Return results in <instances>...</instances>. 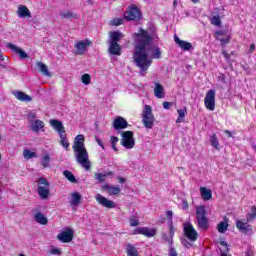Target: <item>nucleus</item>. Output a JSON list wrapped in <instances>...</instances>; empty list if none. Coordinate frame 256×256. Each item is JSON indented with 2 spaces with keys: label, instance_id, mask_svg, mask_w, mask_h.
I'll list each match as a JSON object with an SVG mask.
<instances>
[{
  "label": "nucleus",
  "instance_id": "62",
  "mask_svg": "<svg viewBox=\"0 0 256 256\" xmlns=\"http://www.w3.org/2000/svg\"><path fill=\"white\" fill-rule=\"evenodd\" d=\"M88 5H93V0H86Z\"/></svg>",
  "mask_w": 256,
  "mask_h": 256
},
{
  "label": "nucleus",
  "instance_id": "6",
  "mask_svg": "<svg viewBox=\"0 0 256 256\" xmlns=\"http://www.w3.org/2000/svg\"><path fill=\"white\" fill-rule=\"evenodd\" d=\"M38 195L40 199H47L49 197V181L46 178L38 179Z\"/></svg>",
  "mask_w": 256,
  "mask_h": 256
},
{
  "label": "nucleus",
  "instance_id": "43",
  "mask_svg": "<svg viewBox=\"0 0 256 256\" xmlns=\"http://www.w3.org/2000/svg\"><path fill=\"white\" fill-rule=\"evenodd\" d=\"M110 141H111L112 149H113L114 151H118L116 145H117V143H119V138H117L116 136H112V137L110 138Z\"/></svg>",
  "mask_w": 256,
  "mask_h": 256
},
{
  "label": "nucleus",
  "instance_id": "36",
  "mask_svg": "<svg viewBox=\"0 0 256 256\" xmlns=\"http://www.w3.org/2000/svg\"><path fill=\"white\" fill-rule=\"evenodd\" d=\"M60 145L66 150L69 149V141H67V135L65 133L60 135Z\"/></svg>",
  "mask_w": 256,
  "mask_h": 256
},
{
  "label": "nucleus",
  "instance_id": "38",
  "mask_svg": "<svg viewBox=\"0 0 256 256\" xmlns=\"http://www.w3.org/2000/svg\"><path fill=\"white\" fill-rule=\"evenodd\" d=\"M23 156H24V159H33L34 157H37V153L32 152L29 149H25L23 151Z\"/></svg>",
  "mask_w": 256,
  "mask_h": 256
},
{
  "label": "nucleus",
  "instance_id": "23",
  "mask_svg": "<svg viewBox=\"0 0 256 256\" xmlns=\"http://www.w3.org/2000/svg\"><path fill=\"white\" fill-rule=\"evenodd\" d=\"M200 193L204 201H209L213 197V192L205 187H200Z\"/></svg>",
  "mask_w": 256,
  "mask_h": 256
},
{
  "label": "nucleus",
  "instance_id": "64",
  "mask_svg": "<svg viewBox=\"0 0 256 256\" xmlns=\"http://www.w3.org/2000/svg\"><path fill=\"white\" fill-rule=\"evenodd\" d=\"M216 35H223V31H217Z\"/></svg>",
  "mask_w": 256,
  "mask_h": 256
},
{
  "label": "nucleus",
  "instance_id": "29",
  "mask_svg": "<svg viewBox=\"0 0 256 256\" xmlns=\"http://www.w3.org/2000/svg\"><path fill=\"white\" fill-rule=\"evenodd\" d=\"M43 127H45V123H43V121L35 120L31 126V129H32V131H34V133H39V131H41V129H43Z\"/></svg>",
  "mask_w": 256,
  "mask_h": 256
},
{
  "label": "nucleus",
  "instance_id": "8",
  "mask_svg": "<svg viewBox=\"0 0 256 256\" xmlns=\"http://www.w3.org/2000/svg\"><path fill=\"white\" fill-rule=\"evenodd\" d=\"M73 237H75V231L71 228H66L57 236V239L62 243H71V241H73Z\"/></svg>",
  "mask_w": 256,
  "mask_h": 256
},
{
  "label": "nucleus",
  "instance_id": "7",
  "mask_svg": "<svg viewBox=\"0 0 256 256\" xmlns=\"http://www.w3.org/2000/svg\"><path fill=\"white\" fill-rule=\"evenodd\" d=\"M204 105L208 111H215V90L210 89L206 93Z\"/></svg>",
  "mask_w": 256,
  "mask_h": 256
},
{
  "label": "nucleus",
  "instance_id": "15",
  "mask_svg": "<svg viewBox=\"0 0 256 256\" xmlns=\"http://www.w3.org/2000/svg\"><path fill=\"white\" fill-rule=\"evenodd\" d=\"M174 41L175 44L180 47V49H183V51H190V49H193V45L190 42L180 40L177 35L174 36Z\"/></svg>",
  "mask_w": 256,
  "mask_h": 256
},
{
  "label": "nucleus",
  "instance_id": "54",
  "mask_svg": "<svg viewBox=\"0 0 256 256\" xmlns=\"http://www.w3.org/2000/svg\"><path fill=\"white\" fill-rule=\"evenodd\" d=\"M51 255H61V250H59L58 248H54L52 250H50Z\"/></svg>",
  "mask_w": 256,
  "mask_h": 256
},
{
  "label": "nucleus",
  "instance_id": "45",
  "mask_svg": "<svg viewBox=\"0 0 256 256\" xmlns=\"http://www.w3.org/2000/svg\"><path fill=\"white\" fill-rule=\"evenodd\" d=\"M106 177H107V175H105V174H101V173H95L94 174V179L99 181V183H103V181H105Z\"/></svg>",
  "mask_w": 256,
  "mask_h": 256
},
{
  "label": "nucleus",
  "instance_id": "1",
  "mask_svg": "<svg viewBox=\"0 0 256 256\" xmlns=\"http://www.w3.org/2000/svg\"><path fill=\"white\" fill-rule=\"evenodd\" d=\"M138 37L134 53L133 60L136 67H139L141 73L147 71L151 67L153 60L149 58V50L151 49V43H153V38L149 33L143 29H140V33L136 34Z\"/></svg>",
  "mask_w": 256,
  "mask_h": 256
},
{
  "label": "nucleus",
  "instance_id": "3",
  "mask_svg": "<svg viewBox=\"0 0 256 256\" xmlns=\"http://www.w3.org/2000/svg\"><path fill=\"white\" fill-rule=\"evenodd\" d=\"M196 221L199 229L207 231L209 229V220L207 219V210L205 206L196 207Z\"/></svg>",
  "mask_w": 256,
  "mask_h": 256
},
{
  "label": "nucleus",
  "instance_id": "17",
  "mask_svg": "<svg viewBox=\"0 0 256 256\" xmlns=\"http://www.w3.org/2000/svg\"><path fill=\"white\" fill-rule=\"evenodd\" d=\"M7 47L8 49H12L14 53L19 55L20 59H27V57H29V55L27 54V52H25V50L21 49L20 47L14 44L7 43Z\"/></svg>",
  "mask_w": 256,
  "mask_h": 256
},
{
  "label": "nucleus",
  "instance_id": "21",
  "mask_svg": "<svg viewBox=\"0 0 256 256\" xmlns=\"http://www.w3.org/2000/svg\"><path fill=\"white\" fill-rule=\"evenodd\" d=\"M108 51L111 55H121V45L119 43H109Z\"/></svg>",
  "mask_w": 256,
  "mask_h": 256
},
{
  "label": "nucleus",
  "instance_id": "53",
  "mask_svg": "<svg viewBox=\"0 0 256 256\" xmlns=\"http://www.w3.org/2000/svg\"><path fill=\"white\" fill-rule=\"evenodd\" d=\"M35 117H37V114H36L35 112L30 111V112L28 113V119H29V121H33V119H35Z\"/></svg>",
  "mask_w": 256,
  "mask_h": 256
},
{
  "label": "nucleus",
  "instance_id": "63",
  "mask_svg": "<svg viewBox=\"0 0 256 256\" xmlns=\"http://www.w3.org/2000/svg\"><path fill=\"white\" fill-rule=\"evenodd\" d=\"M221 245H223L224 247H227V242L222 241V242H221Z\"/></svg>",
  "mask_w": 256,
  "mask_h": 256
},
{
  "label": "nucleus",
  "instance_id": "52",
  "mask_svg": "<svg viewBox=\"0 0 256 256\" xmlns=\"http://www.w3.org/2000/svg\"><path fill=\"white\" fill-rule=\"evenodd\" d=\"M182 209L183 211H187V209H189V202L185 199L182 201Z\"/></svg>",
  "mask_w": 256,
  "mask_h": 256
},
{
  "label": "nucleus",
  "instance_id": "13",
  "mask_svg": "<svg viewBox=\"0 0 256 256\" xmlns=\"http://www.w3.org/2000/svg\"><path fill=\"white\" fill-rule=\"evenodd\" d=\"M50 125L53 127V130L56 131L59 135L65 134V126L63 123L57 119L50 120Z\"/></svg>",
  "mask_w": 256,
  "mask_h": 256
},
{
  "label": "nucleus",
  "instance_id": "56",
  "mask_svg": "<svg viewBox=\"0 0 256 256\" xmlns=\"http://www.w3.org/2000/svg\"><path fill=\"white\" fill-rule=\"evenodd\" d=\"M222 55L223 57H225L226 61H229V59H231V55H229L226 50L222 51Z\"/></svg>",
  "mask_w": 256,
  "mask_h": 256
},
{
  "label": "nucleus",
  "instance_id": "42",
  "mask_svg": "<svg viewBox=\"0 0 256 256\" xmlns=\"http://www.w3.org/2000/svg\"><path fill=\"white\" fill-rule=\"evenodd\" d=\"M247 221H255L256 219V207H252V212L246 216Z\"/></svg>",
  "mask_w": 256,
  "mask_h": 256
},
{
  "label": "nucleus",
  "instance_id": "5",
  "mask_svg": "<svg viewBox=\"0 0 256 256\" xmlns=\"http://www.w3.org/2000/svg\"><path fill=\"white\" fill-rule=\"evenodd\" d=\"M121 145L125 149H133L135 147V138H133V131L121 132Z\"/></svg>",
  "mask_w": 256,
  "mask_h": 256
},
{
  "label": "nucleus",
  "instance_id": "48",
  "mask_svg": "<svg viewBox=\"0 0 256 256\" xmlns=\"http://www.w3.org/2000/svg\"><path fill=\"white\" fill-rule=\"evenodd\" d=\"M122 23H123V20L119 18H115L111 21V25H115L116 27H119V25H121Z\"/></svg>",
  "mask_w": 256,
  "mask_h": 256
},
{
  "label": "nucleus",
  "instance_id": "22",
  "mask_svg": "<svg viewBox=\"0 0 256 256\" xmlns=\"http://www.w3.org/2000/svg\"><path fill=\"white\" fill-rule=\"evenodd\" d=\"M36 65L38 67V71L42 73V75H45V77H51V72H49V68L45 65L43 62H36Z\"/></svg>",
  "mask_w": 256,
  "mask_h": 256
},
{
  "label": "nucleus",
  "instance_id": "61",
  "mask_svg": "<svg viewBox=\"0 0 256 256\" xmlns=\"http://www.w3.org/2000/svg\"><path fill=\"white\" fill-rule=\"evenodd\" d=\"M118 181H119V183H125V178L119 177V178H118Z\"/></svg>",
  "mask_w": 256,
  "mask_h": 256
},
{
  "label": "nucleus",
  "instance_id": "4",
  "mask_svg": "<svg viewBox=\"0 0 256 256\" xmlns=\"http://www.w3.org/2000/svg\"><path fill=\"white\" fill-rule=\"evenodd\" d=\"M142 123L146 129H153L155 116H153V108L149 105L144 106V110L142 112Z\"/></svg>",
  "mask_w": 256,
  "mask_h": 256
},
{
  "label": "nucleus",
  "instance_id": "40",
  "mask_svg": "<svg viewBox=\"0 0 256 256\" xmlns=\"http://www.w3.org/2000/svg\"><path fill=\"white\" fill-rule=\"evenodd\" d=\"M210 143L214 149H219V140L217 139L216 134L210 136Z\"/></svg>",
  "mask_w": 256,
  "mask_h": 256
},
{
  "label": "nucleus",
  "instance_id": "18",
  "mask_svg": "<svg viewBox=\"0 0 256 256\" xmlns=\"http://www.w3.org/2000/svg\"><path fill=\"white\" fill-rule=\"evenodd\" d=\"M154 95L157 99H164L165 98V88L159 82L154 83Z\"/></svg>",
  "mask_w": 256,
  "mask_h": 256
},
{
  "label": "nucleus",
  "instance_id": "24",
  "mask_svg": "<svg viewBox=\"0 0 256 256\" xmlns=\"http://www.w3.org/2000/svg\"><path fill=\"white\" fill-rule=\"evenodd\" d=\"M236 227L239 231H242V233H249V231H251V225L244 223L241 220L236 221Z\"/></svg>",
  "mask_w": 256,
  "mask_h": 256
},
{
  "label": "nucleus",
  "instance_id": "20",
  "mask_svg": "<svg viewBox=\"0 0 256 256\" xmlns=\"http://www.w3.org/2000/svg\"><path fill=\"white\" fill-rule=\"evenodd\" d=\"M14 97L18 99V101H22L23 103H30V101H33V98L31 96L25 94V92L16 91L13 92Z\"/></svg>",
  "mask_w": 256,
  "mask_h": 256
},
{
  "label": "nucleus",
  "instance_id": "31",
  "mask_svg": "<svg viewBox=\"0 0 256 256\" xmlns=\"http://www.w3.org/2000/svg\"><path fill=\"white\" fill-rule=\"evenodd\" d=\"M225 221L218 224V232L225 233L229 229V224L227 223V217L224 218Z\"/></svg>",
  "mask_w": 256,
  "mask_h": 256
},
{
  "label": "nucleus",
  "instance_id": "47",
  "mask_svg": "<svg viewBox=\"0 0 256 256\" xmlns=\"http://www.w3.org/2000/svg\"><path fill=\"white\" fill-rule=\"evenodd\" d=\"M181 243L184 247H186V249H191V247H193V243L189 242L187 238L182 239Z\"/></svg>",
  "mask_w": 256,
  "mask_h": 256
},
{
  "label": "nucleus",
  "instance_id": "10",
  "mask_svg": "<svg viewBox=\"0 0 256 256\" xmlns=\"http://www.w3.org/2000/svg\"><path fill=\"white\" fill-rule=\"evenodd\" d=\"M95 199H96L97 203H99V205H101L102 207H106V209H115L117 207L115 202L107 199L106 197H104L101 194H97L95 196Z\"/></svg>",
  "mask_w": 256,
  "mask_h": 256
},
{
  "label": "nucleus",
  "instance_id": "49",
  "mask_svg": "<svg viewBox=\"0 0 256 256\" xmlns=\"http://www.w3.org/2000/svg\"><path fill=\"white\" fill-rule=\"evenodd\" d=\"M173 235H175V229L173 228V222H171L169 226V236L173 239Z\"/></svg>",
  "mask_w": 256,
  "mask_h": 256
},
{
  "label": "nucleus",
  "instance_id": "39",
  "mask_svg": "<svg viewBox=\"0 0 256 256\" xmlns=\"http://www.w3.org/2000/svg\"><path fill=\"white\" fill-rule=\"evenodd\" d=\"M151 59H161V48L158 46L154 47V50L151 54Z\"/></svg>",
  "mask_w": 256,
  "mask_h": 256
},
{
  "label": "nucleus",
  "instance_id": "14",
  "mask_svg": "<svg viewBox=\"0 0 256 256\" xmlns=\"http://www.w3.org/2000/svg\"><path fill=\"white\" fill-rule=\"evenodd\" d=\"M129 124L127 123V120L123 117H117L113 122V127L116 129V131H119L121 129H127Z\"/></svg>",
  "mask_w": 256,
  "mask_h": 256
},
{
  "label": "nucleus",
  "instance_id": "37",
  "mask_svg": "<svg viewBox=\"0 0 256 256\" xmlns=\"http://www.w3.org/2000/svg\"><path fill=\"white\" fill-rule=\"evenodd\" d=\"M186 114H187V109H179L176 123H183V119L185 118Z\"/></svg>",
  "mask_w": 256,
  "mask_h": 256
},
{
  "label": "nucleus",
  "instance_id": "34",
  "mask_svg": "<svg viewBox=\"0 0 256 256\" xmlns=\"http://www.w3.org/2000/svg\"><path fill=\"white\" fill-rule=\"evenodd\" d=\"M49 163H51V156L49 154H45L42 157L41 165L44 169H47V167H49Z\"/></svg>",
  "mask_w": 256,
  "mask_h": 256
},
{
  "label": "nucleus",
  "instance_id": "50",
  "mask_svg": "<svg viewBox=\"0 0 256 256\" xmlns=\"http://www.w3.org/2000/svg\"><path fill=\"white\" fill-rule=\"evenodd\" d=\"M96 143H98L99 147H101L102 149H105V146L103 145V141H101V139L98 136L94 137Z\"/></svg>",
  "mask_w": 256,
  "mask_h": 256
},
{
  "label": "nucleus",
  "instance_id": "27",
  "mask_svg": "<svg viewBox=\"0 0 256 256\" xmlns=\"http://www.w3.org/2000/svg\"><path fill=\"white\" fill-rule=\"evenodd\" d=\"M126 255L127 256H139V250L133 246V244H128L126 246Z\"/></svg>",
  "mask_w": 256,
  "mask_h": 256
},
{
  "label": "nucleus",
  "instance_id": "55",
  "mask_svg": "<svg viewBox=\"0 0 256 256\" xmlns=\"http://www.w3.org/2000/svg\"><path fill=\"white\" fill-rule=\"evenodd\" d=\"M166 217L169 219V221H173V211H171V210H168L167 212H166Z\"/></svg>",
  "mask_w": 256,
  "mask_h": 256
},
{
  "label": "nucleus",
  "instance_id": "16",
  "mask_svg": "<svg viewBox=\"0 0 256 256\" xmlns=\"http://www.w3.org/2000/svg\"><path fill=\"white\" fill-rule=\"evenodd\" d=\"M16 13L20 19H25L27 17L28 19H31V11H29V8L25 5H19Z\"/></svg>",
  "mask_w": 256,
  "mask_h": 256
},
{
  "label": "nucleus",
  "instance_id": "58",
  "mask_svg": "<svg viewBox=\"0 0 256 256\" xmlns=\"http://www.w3.org/2000/svg\"><path fill=\"white\" fill-rule=\"evenodd\" d=\"M224 133L227 135V137L233 138V133L229 130H225Z\"/></svg>",
  "mask_w": 256,
  "mask_h": 256
},
{
  "label": "nucleus",
  "instance_id": "11",
  "mask_svg": "<svg viewBox=\"0 0 256 256\" xmlns=\"http://www.w3.org/2000/svg\"><path fill=\"white\" fill-rule=\"evenodd\" d=\"M93 42L91 40H80L75 44L76 55H83L85 53L87 47H91Z\"/></svg>",
  "mask_w": 256,
  "mask_h": 256
},
{
  "label": "nucleus",
  "instance_id": "25",
  "mask_svg": "<svg viewBox=\"0 0 256 256\" xmlns=\"http://www.w3.org/2000/svg\"><path fill=\"white\" fill-rule=\"evenodd\" d=\"M123 37V33L119 31L110 32L109 43H119V40Z\"/></svg>",
  "mask_w": 256,
  "mask_h": 256
},
{
  "label": "nucleus",
  "instance_id": "51",
  "mask_svg": "<svg viewBox=\"0 0 256 256\" xmlns=\"http://www.w3.org/2000/svg\"><path fill=\"white\" fill-rule=\"evenodd\" d=\"M169 256H178L177 255V250H175V248L173 246H170Z\"/></svg>",
  "mask_w": 256,
  "mask_h": 256
},
{
  "label": "nucleus",
  "instance_id": "32",
  "mask_svg": "<svg viewBox=\"0 0 256 256\" xmlns=\"http://www.w3.org/2000/svg\"><path fill=\"white\" fill-rule=\"evenodd\" d=\"M64 177H66L67 180L70 181V183H77V179L75 178V175H73V172L69 170H65L63 172Z\"/></svg>",
  "mask_w": 256,
  "mask_h": 256
},
{
  "label": "nucleus",
  "instance_id": "2",
  "mask_svg": "<svg viewBox=\"0 0 256 256\" xmlns=\"http://www.w3.org/2000/svg\"><path fill=\"white\" fill-rule=\"evenodd\" d=\"M72 149L76 157V162L86 171H90L91 161L89 160V152H87V148H85V136L83 134H79L75 137Z\"/></svg>",
  "mask_w": 256,
  "mask_h": 256
},
{
  "label": "nucleus",
  "instance_id": "46",
  "mask_svg": "<svg viewBox=\"0 0 256 256\" xmlns=\"http://www.w3.org/2000/svg\"><path fill=\"white\" fill-rule=\"evenodd\" d=\"M139 225V218L132 216L130 218V227H137Z\"/></svg>",
  "mask_w": 256,
  "mask_h": 256
},
{
  "label": "nucleus",
  "instance_id": "33",
  "mask_svg": "<svg viewBox=\"0 0 256 256\" xmlns=\"http://www.w3.org/2000/svg\"><path fill=\"white\" fill-rule=\"evenodd\" d=\"M60 16L62 17V19H77V15L74 13H71V11H62L60 13Z\"/></svg>",
  "mask_w": 256,
  "mask_h": 256
},
{
  "label": "nucleus",
  "instance_id": "26",
  "mask_svg": "<svg viewBox=\"0 0 256 256\" xmlns=\"http://www.w3.org/2000/svg\"><path fill=\"white\" fill-rule=\"evenodd\" d=\"M34 219L36 223H39L40 225H47V223H49V220L47 219V217H45V215L41 212H37L34 215Z\"/></svg>",
  "mask_w": 256,
  "mask_h": 256
},
{
  "label": "nucleus",
  "instance_id": "12",
  "mask_svg": "<svg viewBox=\"0 0 256 256\" xmlns=\"http://www.w3.org/2000/svg\"><path fill=\"white\" fill-rule=\"evenodd\" d=\"M124 17L127 21H135V19H139L141 17V12L137 7H133L130 8L129 11L125 12Z\"/></svg>",
  "mask_w": 256,
  "mask_h": 256
},
{
  "label": "nucleus",
  "instance_id": "9",
  "mask_svg": "<svg viewBox=\"0 0 256 256\" xmlns=\"http://www.w3.org/2000/svg\"><path fill=\"white\" fill-rule=\"evenodd\" d=\"M184 234L189 241H197V237H199L197 230H195L193 224L190 223L184 224Z\"/></svg>",
  "mask_w": 256,
  "mask_h": 256
},
{
  "label": "nucleus",
  "instance_id": "41",
  "mask_svg": "<svg viewBox=\"0 0 256 256\" xmlns=\"http://www.w3.org/2000/svg\"><path fill=\"white\" fill-rule=\"evenodd\" d=\"M81 82L83 83V85H89L91 83V75L83 74L81 76Z\"/></svg>",
  "mask_w": 256,
  "mask_h": 256
},
{
  "label": "nucleus",
  "instance_id": "44",
  "mask_svg": "<svg viewBox=\"0 0 256 256\" xmlns=\"http://www.w3.org/2000/svg\"><path fill=\"white\" fill-rule=\"evenodd\" d=\"M162 239L165 241V243H168L170 247H173V238L170 237L167 234H162Z\"/></svg>",
  "mask_w": 256,
  "mask_h": 256
},
{
  "label": "nucleus",
  "instance_id": "30",
  "mask_svg": "<svg viewBox=\"0 0 256 256\" xmlns=\"http://www.w3.org/2000/svg\"><path fill=\"white\" fill-rule=\"evenodd\" d=\"M104 189L108 190L109 195H119L121 193V188L118 186L105 185Z\"/></svg>",
  "mask_w": 256,
  "mask_h": 256
},
{
  "label": "nucleus",
  "instance_id": "59",
  "mask_svg": "<svg viewBox=\"0 0 256 256\" xmlns=\"http://www.w3.org/2000/svg\"><path fill=\"white\" fill-rule=\"evenodd\" d=\"M218 41H221V43L227 44L229 43V38H225V39L218 38Z\"/></svg>",
  "mask_w": 256,
  "mask_h": 256
},
{
  "label": "nucleus",
  "instance_id": "35",
  "mask_svg": "<svg viewBox=\"0 0 256 256\" xmlns=\"http://www.w3.org/2000/svg\"><path fill=\"white\" fill-rule=\"evenodd\" d=\"M210 23H211V25H214L215 27H221V16H219V15H214V16L210 19Z\"/></svg>",
  "mask_w": 256,
  "mask_h": 256
},
{
  "label": "nucleus",
  "instance_id": "60",
  "mask_svg": "<svg viewBox=\"0 0 256 256\" xmlns=\"http://www.w3.org/2000/svg\"><path fill=\"white\" fill-rule=\"evenodd\" d=\"M255 51V44L250 45L249 53H253Z\"/></svg>",
  "mask_w": 256,
  "mask_h": 256
},
{
  "label": "nucleus",
  "instance_id": "57",
  "mask_svg": "<svg viewBox=\"0 0 256 256\" xmlns=\"http://www.w3.org/2000/svg\"><path fill=\"white\" fill-rule=\"evenodd\" d=\"M164 109H171V106L173 105L171 102H163Z\"/></svg>",
  "mask_w": 256,
  "mask_h": 256
},
{
  "label": "nucleus",
  "instance_id": "19",
  "mask_svg": "<svg viewBox=\"0 0 256 256\" xmlns=\"http://www.w3.org/2000/svg\"><path fill=\"white\" fill-rule=\"evenodd\" d=\"M136 233L138 235H145V237H155V235L157 234V231L153 228L149 229L147 227H142V228L136 229Z\"/></svg>",
  "mask_w": 256,
  "mask_h": 256
},
{
  "label": "nucleus",
  "instance_id": "28",
  "mask_svg": "<svg viewBox=\"0 0 256 256\" xmlns=\"http://www.w3.org/2000/svg\"><path fill=\"white\" fill-rule=\"evenodd\" d=\"M80 203H81V194H79V192L72 193L70 205L77 207V205H79Z\"/></svg>",
  "mask_w": 256,
  "mask_h": 256
}]
</instances>
